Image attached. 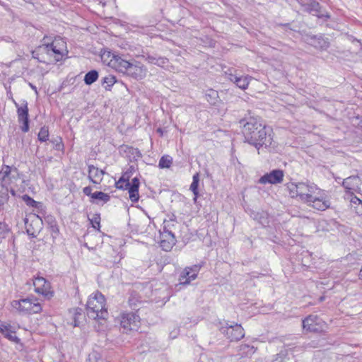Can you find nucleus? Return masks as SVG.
Masks as SVG:
<instances>
[{"instance_id": "49", "label": "nucleus", "mask_w": 362, "mask_h": 362, "mask_svg": "<svg viewBox=\"0 0 362 362\" xmlns=\"http://www.w3.org/2000/svg\"><path fill=\"white\" fill-rule=\"evenodd\" d=\"M324 299H325V297H324V296H321V297L319 298V300H320V302H322V301H323V300H324Z\"/></svg>"}, {"instance_id": "16", "label": "nucleus", "mask_w": 362, "mask_h": 362, "mask_svg": "<svg viewBox=\"0 0 362 362\" xmlns=\"http://www.w3.org/2000/svg\"><path fill=\"white\" fill-rule=\"evenodd\" d=\"M35 291L45 296L50 298L52 293L50 291V284L43 277H36L33 281Z\"/></svg>"}, {"instance_id": "44", "label": "nucleus", "mask_w": 362, "mask_h": 362, "mask_svg": "<svg viewBox=\"0 0 362 362\" xmlns=\"http://www.w3.org/2000/svg\"><path fill=\"white\" fill-rule=\"evenodd\" d=\"M83 192L84 193V194L90 197L92 199L93 193H92L91 187L88 186V187H84L83 189Z\"/></svg>"}, {"instance_id": "41", "label": "nucleus", "mask_w": 362, "mask_h": 362, "mask_svg": "<svg viewBox=\"0 0 362 362\" xmlns=\"http://www.w3.org/2000/svg\"><path fill=\"white\" fill-rule=\"evenodd\" d=\"M100 217L99 214H95L93 218L90 220L92 226L94 228L99 229L100 228Z\"/></svg>"}, {"instance_id": "12", "label": "nucleus", "mask_w": 362, "mask_h": 362, "mask_svg": "<svg viewBox=\"0 0 362 362\" xmlns=\"http://www.w3.org/2000/svg\"><path fill=\"white\" fill-rule=\"evenodd\" d=\"M306 203L319 211H325L330 206L329 200L326 199L319 189L316 194L312 195V198L309 199Z\"/></svg>"}, {"instance_id": "17", "label": "nucleus", "mask_w": 362, "mask_h": 362, "mask_svg": "<svg viewBox=\"0 0 362 362\" xmlns=\"http://www.w3.org/2000/svg\"><path fill=\"white\" fill-rule=\"evenodd\" d=\"M176 239L174 234L164 228L163 232L161 233L160 247L165 251H170L175 245Z\"/></svg>"}, {"instance_id": "7", "label": "nucleus", "mask_w": 362, "mask_h": 362, "mask_svg": "<svg viewBox=\"0 0 362 362\" xmlns=\"http://www.w3.org/2000/svg\"><path fill=\"white\" fill-rule=\"evenodd\" d=\"M12 102L17 108L18 122L23 124V125L21 127V130L23 132H28L29 131V114L28 102L24 100L21 102V105L16 103L14 99H12Z\"/></svg>"}, {"instance_id": "45", "label": "nucleus", "mask_w": 362, "mask_h": 362, "mask_svg": "<svg viewBox=\"0 0 362 362\" xmlns=\"http://www.w3.org/2000/svg\"><path fill=\"white\" fill-rule=\"evenodd\" d=\"M50 228L52 233H57L59 232V228L55 221H52Z\"/></svg>"}, {"instance_id": "24", "label": "nucleus", "mask_w": 362, "mask_h": 362, "mask_svg": "<svg viewBox=\"0 0 362 362\" xmlns=\"http://www.w3.org/2000/svg\"><path fill=\"white\" fill-rule=\"evenodd\" d=\"M347 199L350 201L351 209L358 216L362 215V200L354 194H347Z\"/></svg>"}, {"instance_id": "1", "label": "nucleus", "mask_w": 362, "mask_h": 362, "mask_svg": "<svg viewBox=\"0 0 362 362\" xmlns=\"http://www.w3.org/2000/svg\"><path fill=\"white\" fill-rule=\"evenodd\" d=\"M243 127V134L246 141L255 146L258 150L260 147L266 148L272 146L273 137L272 130H267L260 118L250 117L240 120Z\"/></svg>"}, {"instance_id": "33", "label": "nucleus", "mask_w": 362, "mask_h": 362, "mask_svg": "<svg viewBox=\"0 0 362 362\" xmlns=\"http://www.w3.org/2000/svg\"><path fill=\"white\" fill-rule=\"evenodd\" d=\"M116 79L114 76L109 75L103 78L102 84L105 86V90H110V88L115 83Z\"/></svg>"}, {"instance_id": "18", "label": "nucleus", "mask_w": 362, "mask_h": 362, "mask_svg": "<svg viewBox=\"0 0 362 362\" xmlns=\"http://www.w3.org/2000/svg\"><path fill=\"white\" fill-rule=\"evenodd\" d=\"M201 268L199 265H194L191 267L186 268L180 274V284H187L192 280L197 278V274Z\"/></svg>"}, {"instance_id": "4", "label": "nucleus", "mask_w": 362, "mask_h": 362, "mask_svg": "<svg viewBox=\"0 0 362 362\" xmlns=\"http://www.w3.org/2000/svg\"><path fill=\"white\" fill-rule=\"evenodd\" d=\"M134 167L130 166L129 169L122 174L119 180L116 182V187L120 189H127L129 192V199L132 202L139 201V188L140 185L138 177H134L129 182Z\"/></svg>"}, {"instance_id": "28", "label": "nucleus", "mask_w": 362, "mask_h": 362, "mask_svg": "<svg viewBox=\"0 0 362 362\" xmlns=\"http://www.w3.org/2000/svg\"><path fill=\"white\" fill-rule=\"evenodd\" d=\"M205 98L210 105H216L219 101L218 93L214 89H209L205 94Z\"/></svg>"}, {"instance_id": "3", "label": "nucleus", "mask_w": 362, "mask_h": 362, "mask_svg": "<svg viewBox=\"0 0 362 362\" xmlns=\"http://www.w3.org/2000/svg\"><path fill=\"white\" fill-rule=\"evenodd\" d=\"M86 310L88 317L105 320L108 313L105 308V299L104 296L97 292L93 296H90L86 303Z\"/></svg>"}, {"instance_id": "9", "label": "nucleus", "mask_w": 362, "mask_h": 362, "mask_svg": "<svg viewBox=\"0 0 362 362\" xmlns=\"http://www.w3.org/2000/svg\"><path fill=\"white\" fill-rule=\"evenodd\" d=\"M304 9L318 18H329L330 16L327 12L322 11L320 4L315 0H297Z\"/></svg>"}, {"instance_id": "50", "label": "nucleus", "mask_w": 362, "mask_h": 362, "mask_svg": "<svg viewBox=\"0 0 362 362\" xmlns=\"http://www.w3.org/2000/svg\"><path fill=\"white\" fill-rule=\"evenodd\" d=\"M124 184H125V183H122H122L118 184V186H124Z\"/></svg>"}, {"instance_id": "48", "label": "nucleus", "mask_w": 362, "mask_h": 362, "mask_svg": "<svg viewBox=\"0 0 362 362\" xmlns=\"http://www.w3.org/2000/svg\"><path fill=\"white\" fill-rule=\"evenodd\" d=\"M136 155H138L139 156H141V153L138 149H136Z\"/></svg>"}, {"instance_id": "11", "label": "nucleus", "mask_w": 362, "mask_h": 362, "mask_svg": "<svg viewBox=\"0 0 362 362\" xmlns=\"http://www.w3.org/2000/svg\"><path fill=\"white\" fill-rule=\"evenodd\" d=\"M303 327L310 332H319L322 330V320L315 315H310L303 320Z\"/></svg>"}, {"instance_id": "2", "label": "nucleus", "mask_w": 362, "mask_h": 362, "mask_svg": "<svg viewBox=\"0 0 362 362\" xmlns=\"http://www.w3.org/2000/svg\"><path fill=\"white\" fill-rule=\"evenodd\" d=\"M43 40L45 41L46 38ZM38 51L53 57L56 62L62 61L68 54L66 42L60 37H55L50 43L45 42L38 47Z\"/></svg>"}, {"instance_id": "36", "label": "nucleus", "mask_w": 362, "mask_h": 362, "mask_svg": "<svg viewBox=\"0 0 362 362\" xmlns=\"http://www.w3.org/2000/svg\"><path fill=\"white\" fill-rule=\"evenodd\" d=\"M22 198L25 204L29 206L38 208L39 206L41 205L40 202L35 201L33 198L27 194L23 195Z\"/></svg>"}, {"instance_id": "29", "label": "nucleus", "mask_w": 362, "mask_h": 362, "mask_svg": "<svg viewBox=\"0 0 362 362\" xmlns=\"http://www.w3.org/2000/svg\"><path fill=\"white\" fill-rule=\"evenodd\" d=\"M313 45L318 49H327L329 47V42L322 36L313 38Z\"/></svg>"}, {"instance_id": "35", "label": "nucleus", "mask_w": 362, "mask_h": 362, "mask_svg": "<svg viewBox=\"0 0 362 362\" xmlns=\"http://www.w3.org/2000/svg\"><path fill=\"white\" fill-rule=\"evenodd\" d=\"M49 137V130L47 127H42L38 133V139L41 142L46 141Z\"/></svg>"}, {"instance_id": "40", "label": "nucleus", "mask_w": 362, "mask_h": 362, "mask_svg": "<svg viewBox=\"0 0 362 362\" xmlns=\"http://www.w3.org/2000/svg\"><path fill=\"white\" fill-rule=\"evenodd\" d=\"M72 312L74 315V326L77 327L78 326V317L81 315L82 310L78 308H74Z\"/></svg>"}, {"instance_id": "5", "label": "nucleus", "mask_w": 362, "mask_h": 362, "mask_svg": "<svg viewBox=\"0 0 362 362\" xmlns=\"http://www.w3.org/2000/svg\"><path fill=\"white\" fill-rule=\"evenodd\" d=\"M11 306L22 315L37 314L42 311L40 303L36 299L32 300L29 298L13 300Z\"/></svg>"}, {"instance_id": "43", "label": "nucleus", "mask_w": 362, "mask_h": 362, "mask_svg": "<svg viewBox=\"0 0 362 362\" xmlns=\"http://www.w3.org/2000/svg\"><path fill=\"white\" fill-rule=\"evenodd\" d=\"M52 142L55 144V147H56L57 150H61L64 146V145L62 143L61 138L56 139L54 141H52Z\"/></svg>"}, {"instance_id": "20", "label": "nucleus", "mask_w": 362, "mask_h": 362, "mask_svg": "<svg viewBox=\"0 0 362 362\" xmlns=\"http://www.w3.org/2000/svg\"><path fill=\"white\" fill-rule=\"evenodd\" d=\"M0 332L9 341L18 344L20 339L15 334L16 332L12 330V326L6 322H0Z\"/></svg>"}, {"instance_id": "22", "label": "nucleus", "mask_w": 362, "mask_h": 362, "mask_svg": "<svg viewBox=\"0 0 362 362\" xmlns=\"http://www.w3.org/2000/svg\"><path fill=\"white\" fill-rule=\"evenodd\" d=\"M272 362H296L292 354H289L288 349L284 348L279 353L274 356Z\"/></svg>"}, {"instance_id": "31", "label": "nucleus", "mask_w": 362, "mask_h": 362, "mask_svg": "<svg viewBox=\"0 0 362 362\" xmlns=\"http://www.w3.org/2000/svg\"><path fill=\"white\" fill-rule=\"evenodd\" d=\"M98 76L99 74L96 70H91L86 74L83 79L84 83L90 86L98 80Z\"/></svg>"}, {"instance_id": "25", "label": "nucleus", "mask_w": 362, "mask_h": 362, "mask_svg": "<svg viewBox=\"0 0 362 362\" xmlns=\"http://www.w3.org/2000/svg\"><path fill=\"white\" fill-rule=\"evenodd\" d=\"M229 78L232 82L235 83L238 88L245 90L249 85L250 78L247 76H237L235 75L230 74Z\"/></svg>"}, {"instance_id": "42", "label": "nucleus", "mask_w": 362, "mask_h": 362, "mask_svg": "<svg viewBox=\"0 0 362 362\" xmlns=\"http://www.w3.org/2000/svg\"><path fill=\"white\" fill-rule=\"evenodd\" d=\"M240 350L243 351L247 354H253L255 353V350L254 349V346H250L247 344H241L240 346Z\"/></svg>"}, {"instance_id": "6", "label": "nucleus", "mask_w": 362, "mask_h": 362, "mask_svg": "<svg viewBox=\"0 0 362 362\" xmlns=\"http://www.w3.org/2000/svg\"><path fill=\"white\" fill-rule=\"evenodd\" d=\"M17 168L12 170L9 165H4L0 170V189L4 192H10L13 196H16V192L11 187V184L17 180Z\"/></svg>"}, {"instance_id": "19", "label": "nucleus", "mask_w": 362, "mask_h": 362, "mask_svg": "<svg viewBox=\"0 0 362 362\" xmlns=\"http://www.w3.org/2000/svg\"><path fill=\"white\" fill-rule=\"evenodd\" d=\"M361 185V179L357 175L350 176L343 181V186L347 191V194H354Z\"/></svg>"}, {"instance_id": "37", "label": "nucleus", "mask_w": 362, "mask_h": 362, "mask_svg": "<svg viewBox=\"0 0 362 362\" xmlns=\"http://www.w3.org/2000/svg\"><path fill=\"white\" fill-rule=\"evenodd\" d=\"M287 189L292 197H298V186L296 183L291 182L287 184Z\"/></svg>"}, {"instance_id": "23", "label": "nucleus", "mask_w": 362, "mask_h": 362, "mask_svg": "<svg viewBox=\"0 0 362 362\" xmlns=\"http://www.w3.org/2000/svg\"><path fill=\"white\" fill-rule=\"evenodd\" d=\"M104 171L93 165L88 166V177L93 183L98 184L102 180Z\"/></svg>"}, {"instance_id": "47", "label": "nucleus", "mask_w": 362, "mask_h": 362, "mask_svg": "<svg viewBox=\"0 0 362 362\" xmlns=\"http://www.w3.org/2000/svg\"><path fill=\"white\" fill-rule=\"evenodd\" d=\"M29 85H30V86L31 87V88L33 90L37 91V88H36V87L34 85H33L32 83H30Z\"/></svg>"}, {"instance_id": "39", "label": "nucleus", "mask_w": 362, "mask_h": 362, "mask_svg": "<svg viewBox=\"0 0 362 362\" xmlns=\"http://www.w3.org/2000/svg\"><path fill=\"white\" fill-rule=\"evenodd\" d=\"M8 199V192H4L0 189V211L2 209L4 204Z\"/></svg>"}, {"instance_id": "10", "label": "nucleus", "mask_w": 362, "mask_h": 362, "mask_svg": "<svg viewBox=\"0 0 362 362\" xmlns=\"http://www.w3.org/2000/svg\"><path fill=\"white\" fill-rule=\"evenodd\" d=\"M139 316L134 313L122 314L120 325L123 329V332L136 330L139 327Z\"/></svg>"}, {"instance_id": "15", "label": "nucleus", "mask_w": 362, "mask_h": 362, "mask_svg": "<svg viewBox=\"0 0 362 362\" xmlns=\"http://www.w3.org/2000/svg\"><path fill=\"white\" fill-rule=\"evenodd\" d=\"M146 68L139 62H130L127 74L136 79H142L146 75Z\"/></svg>"}, {"instance_id": "38", "label": "nucleus", "mask_w": 362, "mask_h": 362, "mask_svg": "<svg viewBox=\"0 0 362 362\" xmlns=\"http://www.w3.org/2000/svg\"><path fill=\"white\" fill-rule=\"evenodd\" d=\"M8 233V225L4 222H0V239L4 238Z\"/></svg>"}, {"instance_id": "27", "label": "nucleus", "mask_w": 362, "mask_h": 362, "mask_svg": "<svg viewBox=\"0 0 362 362\" xmlns=\"http://www.w3.org/2000/svg\"><path fill=\"white\" fill-rule=\"evenodd\" d=\"M115 62L114 65L116 69L123 73H127V70L130 64V62L124 60L119 57H114Z\"/></svg>"}, {"instance_id": "30", "label": "nucleus", "mask_w": 362, "mask_h": 362, "mask_svg": "<svg viewBox=\"0 0 362 362\" xmlns=\"http://www.w3.org/2000/svg\"><path fill=\"white\" fill-rule=\"evenodd\" d=\"M199 182V175L198 173H197L193 175V180H192V182L189 187L190 190L193 192V194L194 195V202H196L198 194H199V191H198Z\"/></svg>"}, {"instance_id": "8", "label": "nucleus", "mask_w": 362, "mask_h": 362, "mask_svg": "<svg viewBox=\"0 0 362 362\" xmlns=\"http://www.w3.org/2000/svg\"><path fill=\"white\" fill-rule=\"evenodd\" d=\"M220 330L231 341L240 340L245 336L244 329L239 324L233 325L227 322L226 326L221 327Z\"/></svg>"}, {"instance_id": "14", "label": "nucleus", "mask_w": 362, "mask_h": 362, "mask_svg": "<svg viewBox=\"0 0 362 362\" xmlns=\"http://www.w3.org/2000/svg\"><path fill=\"white\" fill-rule=\"evenodd\" d=\"M284 173L282 170L276 169L273 170L269 173H266L260 177L259 182L261 184H279L281 183L284 179Z\"/></svg>"}, {"instance_id": "21", "label": "nucleus", "mask_w": 362, "mask_h": 362, "mask_svg": "<svg viewBox=\"0 0 362 362\" xmlns=\"http://www.w3.org/2000/svg\"><path fill=\"white\" fill-rule=\"evenodd\" d=\"M143 57H144L145 60L149 64H155L160 67H163L168 63V58L159 56L157 54H146V55H144Z\"/></svg>"}, {"instance_id": "13", "label": "nucleus", "mask_w": 362, "mask_h": 362, "mask_svg": "<svg viewBox=\"0 0 362 362\" xmlns=\"http://www.w3.org/2000/svg\"><path fill=\"white\" fill-rule=\"evenodd\" d=\"M298 195L300 200L306 202L309 199L312 198L313 194H316L318 190L317 186L314 184L308 185L304 182L297 183Z\"/></svg>"}, {"instance_id": "26", "label": "nucleus", "mask_w": 362, "mask_h": 362, "mask_svg": "<svg viewBox=\"0 0 362 362\" xmlns=\"http://www.w3.org/2000/svg\"><path fill=\"white\" fill-rule=\"evenodd\" d=\"M110 199V196L108 194L101 191H97L93 193L90 202L98 204L100 202H102L103 204H105L108 202Z\"/></svg>"}, {"instance_id": "32", "label": "nucleus", "mask_w": 362, "mask_h": 362, "mask_svg": "<svg viewBox=\"0 0 362 362\" xmlns=\"http://www.w3.org/2000/svg\"><path fill=\"white\" fill-rule=\"evenodd\" d=\"M172 163L173 158L169 155H164L160 158L158 166L160 168H169Z\"/></svg>"}, {"instance_id": "46", "label": "nucleus", "mask_w": 362, "mask_h": 362, "mask_svg": "<svg viewBox=\"0 0 362 362\" xmlns=\"http://www.w3.org/2000/svg\"><path fill=\"white\" fill-rule=\"evenodd\" d=\"M129 304L130 306L135 305L134 300L132 298H129Z\"/></svg>"}, {"instance_id": "34", "label": "nucleus", "mask_w": 362, "mask_h": 362, "mask_svg": "<svg viewBox=\"0 0 362 362\" xmlns=\"http://www.w3.org/2000/svg\"><path fill=\"white\" fill-rule=\"evenodd\" d=\"M25 229H26V231H27V233L28 234V235L32 236V237H35L37 235V234L38 233L39 231L37 230H35L33 227V224L29 223L28 218L25 219Z\"/></svg>"}]
</instances>
